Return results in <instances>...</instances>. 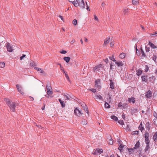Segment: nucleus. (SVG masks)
<instances>
[{
	"instance_id": "4c0bfd02",
	"label": "nucleus",
	"mask_w": 157,
	"mask_h": 157,
	"mask_svg": "<svg viewBox=\"0 0 157 157\" xmlns=\"http://www.w3.org/2000/svg\"><path fill=\"white\" fill-rule=\"evenodd\" d=\"M154 124L157 126V118H155L153 120Z\"/></svg>"
},
{
	"instance_id": "c85d7f7f",
	"label": "nucleus",
	"mask_w": 157,
	"mask_h": 157,
	"mask_svg": "<svg viewBox=\"0 0 157 157\" xmlns=\"http://www.w3.org/2000/svg\"><path fill=\"white\" fill-rule=\"evenodd\" d=\"M119 57L121 59H123L125 57V54L122 53L119 55Z\"/></svg>"
},
{
	"instance_id": "412c9836",
	"label": "nucleus",
	"mask_w": 157,
	"mask_h": 157,
	"mask_svg": "<svg viewBox=\"0 0 157 157\" xmlns=\"http://www.w3.org/2000/svg\"><path fill=\"white\" fill-rule=\"evenodd\" d=\"M59 101L62 107H64L65 106V104L64 103V102L61 100V99H59Z\"/></svg>"
},
{
	"instance_id": "de8ad7c7",
	"label": "nucleus",
	"mask_w": 157,
	"mask_h": 157,
	"mask_svg": "<svg viewBox=\"0 0 157 157\" xmlns=\"http://www.w3.org/2000/svg\"><path fill=\"white\" fill-rule=\"evenodd\" d=\"M118 123L121 124L122 125L124 124V122L123 120H120L118 121Z\"/></svg>"
},
{
	"instance_id": "0e129e2a",
	"label": "nucleus",
	"mask_w": 157,
	"mask_h": 157,
	"mask_svg": "<svg viewBox=\"0 0 157 157\" xmlns=\"http://www.w3.org/2000/svg\"><path fill=\"white\" fill-rule=\"evenodd\" d=\"M114 44V42H112L110 44V45L111 47H112Z\"/></svg>"
},
{
	"instance_id": "774afa93",
	"label": "nucleus",
	"mask_w": 157,
	"mask_h": 157,
	"mask_svg": "<svg viewBox=\"0 0 157 157\" xmlns=\"http://www.w3.org/2000/svg\"><path fill=\"white\" fill-rule=\"evenodd\" d=\"M122 107H123L124 109H125L128 107V105L126 104L125 105L123 106Z\"/></svg>"
},
{
	"instance_id": "a18cd8bd",
	"label": "nucleus",
	"mask_w": 157,
	"mask_h": 157,
	"mask_svg": "<svg viewBox=\"0 0 157 157\" xmlns=\"http://www.w3.org/2000/svg\"><path fill=\"white\" fill-rule=\"evenodd\" d=\"M89 90H90V91H92V92H93L94 93L96 92V90L94 89H89Z\"/></svg>"
},
{
	"instance_id": "e433bc0d",
	"label": "nucleus",
	"mask_w": 157,
	"mask_h": 157,
	"mask_svg": "<svg viewBox=\"0 0 157 157\" xmlns=\"http://www.w3.org/2000/svg\"><path fill=\"white\" fill-rule=\"evenodd\" d=\"M63 73H64L65 76L66 78H67V80L68 81H70V78H69L68 76V75L66 73L65 71H63Z\"/></svg>"
},
{
	"instance_id": "b1692460",
	"label": "nucleus",
	"mask_w": 157,
	"mask_h": 157,
	"mask_svg": "<svg viewBox=\"0 0 157 157\" xmlns=\"http://www.w3.org/2000/svg\"><path fill=\"white\" fill-rule=\"evenodd\" d=\"M153 139L155 141L157 140V132H155L153 136Z\"/></svg>"
},
{
	"instance_id": "9b49d317",
	"label": "nucleus",
	"mask_w": 157,
	"mask_h": 157,
	"mask_svg": "<svg viewBox=\"0 0 157 157\" xmlns=\"http://www.w3.org/2000/svg\"><path fill=\"white\" fill-rule=\"evenodd\" d=\"M109 39L110 37L109 36L108 37L106 38L104 40V42L103 44L104 46H106L108 44L109 42Z\"/></svg>"
},
{
	"instance_id": "f704fd0d",
	"label": "nucleus",
	"mask_w": 157,
	"mask_h": 157,
	"mask_svg": "<svg viewBox=\"0 0 157 157\" xmlns=\"http://www.w3.org/2000/svg\"><path fill=\"white\" fill-rule=\"evenodd\" d=\"M148 45H147L145 47V50L146 52H148L150 50V48L149 47H147Z\"/></svg>"
},
{
	"instance_id": "13d9d810",
	"label": "nucleus",
	"mask_w": 157,
	"mask_h": 157,
	"mask_svg": "<svg viewBox=\"0 0 157 157\" xmlns=\"http://www.w3.org/2000/svg\"><path fill=\"white\" fill-rule=\"evenodd\" d=\"M118 106L119 107H122L123 106V105H122V103H121V102L119 103L118 104Z\"/></svg>"
},
{
	"instance_id": "338daca9",
	"label": "nucleus",
	"mask_w": 157,
	"mask_h": 157,
	"mask_svg": "<svg viewBox=\"0 0 157 157\" xmlns=\"http://www.w3.org/2000/svg\"><path fill=\"white\" fill-rule=\"evenodd\" d=\"M136 54L138 56H140V53L139 51H136Z\"/></svg>"
},
{
	"instance_id": "f8f14e48",
	"label": "nucleus",
	"mask_w": 157,
	"mask_h": 157,
	"mask_svg": "<svg viewBox=\"0 0 157 157\" xmlns=\"http://www.w3.org/2000/svg\"><path fill=\"white\" fill-rule=\"evenodd\" d=\"M141 78L143 82H147L148 81V78L147 76H142Z\"/></svg>"
},
{
	"instance_id": "79ce46f5",
	"label": "nucleus",
	"mask_w": 157,
	"mask_h": 157,
	"mask_svg": "<svg viewBox=\"0 0 157 157\" xmlns=\"http://www.w3.org/2000/svg\"><path fill=\"white\" fill-rule=\"evenodd\" d=\"M134 149V148H130L128 149V151L130 152V154L132 153Z\"/></svg>"
},
{
	"instance_id": "f03ea898",
	"label": "nucleus",
	"mask_w": 157,
	"mask_h": 157,
	"mask_svg": "<svg viewBox=\"0 0 157 157\" xmlns=\"http://www.w3.org/2000/svg\"><path fill=\"white\" fill-rule=\"evenodd\" d=\"M76 1H74L73 4L75 7H77L78 6L84 9L85 8V3L83 0H75Z\"/></svg>"
},
{
	"instance_id": "0eeeda50",
	"label": "nucleus",
	"mask_w": 157,
	"mask_h": 157,
	"mask_svg": "<svg viewBox=\"0 0 157 157\" xmlns=\"http://www.w3.org/2000/svg\"><path fill=\"white\" fill-rule=\"evenodd\" d=\"M17 89L18 91L21 94H24V92L23 91L22 89V87L21 86H20L18 84H17L16 85Z\"/></svg>"
},
{
	"instance_id": "a19ab883",
	"label": "nucleus",
	"mask_w": 157,
	"mask_h": 157,
	"mask_svg": "<svg viewBox=\"0 0 157 157\" xmlns=\"http://www.w3.org/2000/svg\"><path fill=\"white\" fill-rule=\"evenodd\" d=\"M105 107L107 108H110V105L108 103H107V102H106L105 104Z\"/></svg>"
},
{
	"instance_id": "603ef678",
	"label": "nucleus",
	"mask_w": 157,
	"mask_h": 157,
	"mask_svg": "<svg viewBox=\"0 0 157 157\" xmlns=\"http://www.w3.org/2000/svg\"><path fill=\"white\" fill-rule=\"evenodd\" d=\"M83 108L84 110L85 111L88 110V108L86 105V107H84Z\"/></svg>"
},
{
	"instance_id": "ddd939ff",
	"label": "nucleus",
	"mask_w": 157,
	"mask_h": 157,
	"mask_svg": "<svg viewBox=\"0 0 157 157\" xmlns=\"http://www.w3.org/2000/svg\"><path fill=\"white\" fill-rule=\"evenodd\" d=\"M146 96L147 98H150L152 96V93L151 91L149 90L147 92Z\"/></svg>"
},
{
	"instance_id": "6e6d98bb",
	"label": "nucleus",
	"mask_w": 157,
	"mask_h": 157,
	"mask_svg": "<svg viewBox=\"0 0 157 157\" xmlns=\"http://www.w3.org/2000/svg\"><path fill=\"white\" fill-rule=\"evenodd\" d=\"M75 42V40L74 39H73L71 42L70 43L71 44H73Z\"/></svg>"
},
{
	"instance_id": "a878e982",
	"label": "nucleus",
	"mask_w": 157,
	"mask_h": 157,
	"mask_svg": "<svg viewBox=\"0 0 157 157\" xmlns=\"http://www.w3.org/2000/svg\"><path fill=\"white\" fill-rule=\"evenodd\" d=\"M132 3L133 5H136L139 3V0H132Z\"/></svg>"
},
{
	"instance_id": "423d86ee",
	"label": "nucleus",
	"mask_w": 157,
	"mask_h": 157,
	"mask_svg": "<svg viewBox=\"0 0 157 157\" xmlns=\"http://www.w3.org/2000/svg\"><path fill=\"white\" fill-rule=\"evenodd\" d=\"M103 152V150L102 149H97L93 154L95 155H98Z\"/></svg>"
},
{
	"instance_id": "c9c22d12",
	"label": "nucleus",
	"mask_w": 157,
	"mask_h": 157,
	"mask_svg": "<svg viewBox=\"0 0 157 157\" xmlns=\"http://www.w3.org/2000/svg\"><path fill=\"white\" fill-rule=\"evenodd\" d=\"M128 10L127 8H125L124 9V14H126L128 13Z\"/></svg>"
},
{
	"instance_id": "f3484780",
	"label": "nucleus",
	"mask_w": 157,
	"mask_h": 157,
	"mask_svg": "<svg viewBox=\"0 0 157 157\" xmlns=\"http://www.w3.org/2000/svg\"><path fill=\"white\" fill-rule=\"evenodd\" d=\"M136 75L138 76H140L142 73L143 71L142 70L138 69L136 70Z\"/></svg>"
},
{
	"instance_id": "58836bf2",
	"label": "nucleus",
	"mask_w": 157,
	"mask_h": 157,
	"mask_svg": "<svg viewBox=\"0 0 157 157\" xmlns=\"http://www.w3.org/2000/svg\"><path fill=\"white\" fill-rule=\"evenodd\" d=\"M149 135L148 133L146 132L145 134L144 137L145 138H148L149 137Z\"/></svg>"
},
{
	"instance_id": "72a5a7b5",
	"label": "nucleus",
	"mask_w": 157,
	"mask_h": 157,
	"mask_svg": "<svg viewBox=\"0 0 157 157\" xmlns=\"http://www.w3.org/2000/svg\"><path fill=\"white\" fill-rule=\"evenodd\" d=\"M5 66V63L4 62H1L0 63V67L3 68Z\"/></svg>"
},
{
	"instance_id": "a211bd4d",
	"label": "nucleus",
	"mask_w": 157,
	"mask_h": 157,
	"mask_svg": "<svg viewBox=\"0 0 157 157\" xmlns=\"http://www.w3.org/2000/svg\"><path fill=\"white\" fill-rule=\"evenodd\" d=\"M140 143L139 141H138L136 142L133 148L134 149H137L140 147Z\"/></svg>"
},
{
	"instance_id": "37998d69",
	"label": "nucleus",
	"mask_w": 157,
	"mask_h": 157,
	"mask_svg": "<svg viewBox=\"0 0 157 157\" xmlns=\"http://www.w3.org/2000/svg\"><path fill=\"white\" fill-rule=\"evenodd\" d=\"M149 67H148V66L147 65H146L145 66V71L146 72H147V71H148V70H149Z\"/></svg>"
},
{
	"instance_id": "c756f323",
	"label": "nucleus",
	"mask_w": 157,
	"mask_h": 157,
	"mask_svg": "<svg viewBox=\"0 0 157 157\" xmlns=\"http://www.w3.org/2000/svg\"><path fill=\"white\" fill-rule=\"evenodd\" d=\"M111 118L116 121H117L118 120L117 117L115 116H111Z\"/></svg>"
},
{
	"instance_id": "393cba45",
	"label": "nucleus",
	"mask_w": 157,
	"mask_h": 157,
	"mask_svg": "<svg viewBox=\"0 0 157 157\" xmlns=\"http://www.w3.org/2000/svg\"><path fill=\"white\" fill-rule=\"evenodd\" d=\"M95 97V98L97 99L103 100V98L100 95H96Z\"/></svg>"
},
{
	"instance_id": "bb28decb",
	"label": "nucleus",
	"mask_w": 157,
	"mask_h": 157,
	"mask_svg": "<svg viewBox=\"0 0 157 157\" xmlns=\"http://www.w3.org/2000/svg\"><path fill=\"white\" fill-rule=\"evenodd\" d=\"M139 129L141 131V132H142V131L144 130V128L142 123H141L139 125Z\"/></svg>"
},
{
	"instance_id": "4be33fe9",
	"label": "nucleus",
	"mask_w": 157,
	"mask_h": 157,
	"mask_svg": "<svg viewBox=\"0 0 157 157\" xmlns=\"http://www.w3.org/2000/svg\"><path fill=\"white\" fill-rule=\"evenodd\" d=\"M81 124L83 125H86L87 124V121L86 120L82 119L81 121Z\"/></svg>"
},
{
	"instance_id": "6ab92c4d",
	"label": "nucleus",
	"mask_w": 157,
	"mask_h": 157,
	"mask_svg": "<svg viewBox=\"0 0 157 157\" xmlns=\"http://www.w3.org/2000/svg\"><path fill=\"white\" fill-rule=\"evenodd\" d=\"M109 81L110 88L112 89H114V87L113 85L114 84L112 80H110Z\"/></svg>"
},
{
	"instance_id": "69168bd1",
	"label": "nucleus",
	"mask_w": 157,
	"mask_h": 157,
	"mask_svg": "<svg viewBox=\"0 0 157 157\" xmlns=\"http://www.w3.org/2000/svg\"><path fill=\"white\" fill-rule=\"evenodd\" d=\"M59 17H60L63 21V18L62 16H61L60 15H59Z\"/></svg>"
},
{
	"instance_id": "49530a36",
	"label": "nucleus",
	"mask_w": 157,
	"mask_h": 157,
	"mask_svg": "<svg viewBox=\"0 0 157 157\" xmlns=\"http://www.w3.org/2000/svg\"><path fill=\"white\" fill-rule=\"evenodd\" d=\"M153 115L155 117V118H157V113L155 112H154L153 113Z\"/></svg>"
},
{
	"instance_id": "6e6552de",
	"label": "nucleus",
	"mask_w": 157,
	"mask_h": 157,
	"mask_svg": "<svg viewBox=\"0 0 157 157\" xmlns=\"http://www.w3.org/2000/svg\"><path fill=\"white\" fill-rule=\"evenodd\" d=\"M150 150V147L149 146V144H146V147L144 149L145 152L146 154L147 153L148 154Z\"/></svg>"
},
{
	"instance_id": "09e8293b",
	"label": "nucleus",
	"mask_w": 157,
	"mask_h": 157,
	"mask_svg": "<svg viewBox=\"0 0 157 157\" xmlns=\"http://www.w3.org/2000/svg\"><path fill=\"white\" fill-rule=\"evenodd\" d=\"M60 53L63 54H65L67 53V51L65 50H62V51H60Z\"/></svg>"
},
{
	"instance_id": "4468645a",
	"label": "nucleus",
	"mask_w": 157,
	"mask_h": 157,
	"mask_svg": "<svg viewBox=\"0 0 157 157\" xmlns=\"http://www.w3.org/2000/svg\"><path fill=\"white\" fill-rule=\"evenodd\" d=\"M135 99L134 98L131 97V98H129L128 99V101L131 103L132 102L133 103H134L135 102Z\"/></svg>"
},
{
	"instance_id": "9d476101",
	"label": "nucleus",
	"mask_w": 157,
	"mask_h": 157,
	"mask_svg": "<svg viewBox=\"0 0 157 157\" xmlns=\"http://www.w3.org/2000/svg\"><path fill=\"white\" fill-rule=\"evenodd\" d=\"M102 64H99L98 65L95 66L94 68V71L95 72L96 71V70H97L98 71L100 70V68L102 67Z\"/></svg>"
},
{
	"instance_id": "5fc2aeb1",
	"label": "nucleus",
	"mask_w": 157,
	"mask_h": 157,
	"mask_svg": "<svg viewBox=\"0 0 157 157\" xmlns=\"http://www.w3.org/2000/svg\"><path fill=\"white\" fill-rule=\"evenodd\" d=\"M111 97L110 95L109 96V99H108V101H109V102H111Z\"/></svg>"
},
{
	"instance_id": "e2e57ef3",
	"label": "nucleus",
	"mask_w": 157,
	"mask_h": 157,
	"mask_svg": "<svg viewBox=\"0 0 157 157\" xmlns=\"http://www.w3.org/2000/svg\"><path fill=\"white\" fill-rule=\"evenodd\" d=\"M94 19L97 21H98V17L96 16V15H94Z\"/></svg>"
},
{
	"instance_id": "680f3d73",
	"label": "nucleus",
	"mask_w": 157,
	"mask_h": 157,
	"mask_svg": "<svg viewBox=\"0 0 157 157\" xmlns=\"http://www.w3.org/2000/svg\"><path fill=\"white\" fill-rule=\"evenodd\" d=\"M81 105L82 107H86V105L84 103H83L81 104Z\"/></svg>"
},
{
	"instance_id": "1a4fd4ad",
	"label": "nucleus",
	"mask_w": 157,
	"mask_h": 157,
	"mask_svg": "<svg viewBox=\"0 0 157 157\" xmlns=\"http://www.w3.org/2000/svg\"><path fill=\"white\" fill-rule=\"evenodd\" d=\"M107 141L109 145H112L113 144V140L111 137L109 136L107 138Z\"/></svg>"
},
{
	"instance_id": "39448f33",
	"label": "nucleus",
	"mask_w": 157,
	"mask_h": 157,
	"mask_svg": "<svg viewBox=\"0 0 157 157\" xmlns=\"http://www.w3.org/2000/svg\"><path fill=\"white\" fill-rule=\"evenodd\" d=\"M6 47L9 52H12L13 51V47L10 43L6 44Z\"/></svg>"
},
{
	"instance_id": "aec40b11",
	"label": "nucleus",
	"mask_w": 157,
	"mask_h": 157,
	"mask_svg": "<svg viewBox=\"0 0 157 157\" xmlns=\"http://www.w3.org/2000/svg\"><path fill=\"white\" fill-rule=\"evenodd\" d=\"M148 45H149L152 48H157V47L154 44L150 41L149 42Z\"/></svg>"
},
{
	"instance_id": "20e7f679",
	"label": "nucleus",
	"mask_w": 157,
	"mask_h": 157,
	"mask_svg": "<svg viewBox=\"0 0 157 157\" xmlns=\"http://www.w3.org/2000/svg\"><path fill=\"white\" fill-rule=\"evenodd\" d=\"M74 113L75 115L78 117H80L83 114V113H82L81 111L79 110L77 108H76L75 109Z\"/></svg>"
},
{
	"instance_id": "bf43d9fd",
	"label": "nucleus",
	"mask_w": 157,
	"mask_h": 157,
	"mask_svg": "<svg viewBox=\"0 0 157 157\" xmlns=\"http://www.w3.org/2000/svg\"><path fill=\"white\" fill-rule=\"evenodd\" d=\"M105 6V4L104 2H103L101 4V6L103 7H104Z\"/></svg>"
},
{
	"instance_id": "2eb2a0df",
	"label": "nucleus",
	"mask_w": 157,
	"mask_h": 157,
	"mask_svg": "<svg viewBox=\"0 0 157 157\" xmlns=\"http://www.w3.org/2000/svg\"><path fill=\"white\" fill-rule=\"evenodd\" d=\"M115 63L118 67L122 66L124 65L123 63L121 61H116L115 62Z\"/></svg>"
},
{
	"instance_id": "8fccbe9b",
	"label": "nucleus",
	"mask_w": 157,
	"mask_h": 157,
	"mask_svg": "<svg viewBox=\"0 0 157 157\" xmlns=\"http://www.w3.org/2000/svg\"><path fill=\"white\" fill-rule=\"evenodd\" d=\"M26 56V55H25V54H23L22 55V56L21 57H20V60H22L23 58L25 57Z\"/></svg>"
},
{
	"instance_id": "f257e3e1",
	"label": "nucleus",
	"mask_w": 157,
	"mask_h": 157,
	"mask_svg": "<svg viewBox=\"0 0 157 157\" xmlns=\"http://www.w3.org/2000/svg\"><path fill=\"white\" fill-rule=\"evenodd\" d=\"M5 101L6 102V104L9 107L10 111L13 112L15 111V108L17 105V104L15 102L10 100L8 98H5Z\"/></svg>"
},
{
	"instance_id": "ea45409f",
	"label": "nucleus",
	"mask_w": 157,
	"mask_h": 157,
	"mask_svg": "<svg viewBox=\"0 0 157 157\" xmlns=\"http://www.w3.org/2000/svg\"><path fill=\"white\" fill-rule=\"evenodd\" d=\"M73 24L75 25H76L77 24V21L76 19H74L72 21Z\"/></svg>"
},
{
	"instance_id": "052dcab7",
	"label": "nucleus",
	"mask_w": 157,
	"mask_h": 157,
	"mask_svg": "<svg viewBox=\"0 0 157 157\" xmlns=\"http://www.w3.org/2000/svg\"><path fill=\"white\" fill-rule=\"evenodd\" d=\"M95 87L98 88V90H99L101 88V86H100V85H98V86H97L96 87Z\"/></svg>"
},
{
	"instance_id": "7ed1b4c3",
	"label": "nucleus",
	"mask_w": 157,
	"mask_h": 157,
	"mask_svg": "<svg viewBox=\"0 0 157 157\" xmlns=\"http://www.w3.org/2000/svg\"><path fill=\"white\" fill-rule=\"evenodd\" d=\"M46 88L48 95L49 96L50 94H53V90L51 87V84L49 82H48L47 83Z\"/></svg>"
},
{
	"instance_id": "2f4dec72",
	"label": "nucleus",
	"mask_w": 157,
	"mask_h": 157,
	"mask_svg": "<svg viewBox=\"0 0 157 157\" xmlns=\"http://www.w3.org/2000/svg\"><path fill=\"white\" fill-rule=\"evenodd\" d=\"M124 145H123L122 144H120L118 147V149L121 151L123 148L124 147Z\"/></svg>"
},
{
	"instance_id": "5701e85b",
	"label": "nucleus",
	"mask_w": 157,
	"mask_h": 157,
	"mask_svg": "<svg viewBox=\"0 0 157 157\" xmlns=\"http://www.w3.org/2000/svg\"><path fill=\"white\" fill-rule=\"evenodd\" d=\"M63 59L67 63H68L70 60V58L69 57H65Z\"/></svg>"
},
{
	"instance_id": "473e14b6",
	"label": "nucleus",
	"mask_w": 157,
	"mask_h": 157,
	"mask_svg": "<svg viewBox=\"0 0 157 157\" xmlns=\"http://www.w3.org/2000/svg\"><path fill=\"white\" fill-rule=\"evenodd\" d=\"M145 142L146 144H149L150 143V140L148 138H145Z\"/></svg>"
},
{
	"instance_id": "864d4df0",
	"label": "nucleus",
	"mask_w": 157,
	"mask_h": 157,
	"mask_svg": "<svg viewBox=\"0 0 157 157\" xmlns=\"http://www.w3.org/2000/svg\"><path fill=\"white\" fill-rule=\"evenodd\" d=\"M63 95L66 97V99L67 100H69L70 99V98L69 97V96H67V95H66L65 94H63Z\"/></svg>"
},
{
	"instance_id": "7c9ffc66",
	"label": "nucleus",
	"mask_w": 157,
	"mask_h": 157,
	"mask_svg": "<svg viewBox=\"0 0 157 157\" xmlns=\"http://www.w3.org/2000/svg\"><path fill=\"white\" fill-rule=\"evenodd\" d=\"M140 49L141 50V52L142 54V56L143 57H145V55L144 53V50L142 49V48L141 47L140 48Z\"/></svg>"
},
{
	"instance_id": "dca6fc26",
	"label": "nucleus",
	"mask_w": 157,
	"mask_h": 157,
	"mask_svg": "<svg viewBox=\"0 0 157 157\" xmlns=\"http://www.w3.org/2000/svg\"><path fill=\"white\" fill-rule=\"evenodd\" d=\"M35 69L37 71H39L41 73H44V71L43 69L37 67H35Z\"/></svg>"
},
{
	"instance_id": "c03bdc74",
	"label": "nucleus",
	"mask_w": 157,
	"mask_h": 157,
	"mask_svg": "<svg viewBox=\"0 0 157 157\" xmlns=\"http://www.w3.org/2000/svg\"><path fill=\"white\" fill-rule=\"evenodd\" d=\"M110 59L112 60L113 62H115L116 60H115L114 56H112V57H110L109 58Z\"/></svg>"
},
{
	"instance_id": "cd10ccee",
	"label": "nucleus",
	"mask_w": 157,
	"mask_h": 157,
	"mask_svg": "<svg viewBox=\"0 0 157 157\" xmlns=\"http://www.w3.org/2000/svg\"><path fill=\"white\" fill-rule=\"evenodd\" d=\"M95 87H96L97 86H98L100 84V81L99 80H96L95 81Z\"/></svg>"
},
{
	"instance_id": "4d7b16f0",
	"label": "nucleus",
	"mask_w": 157,
	"mask_h": 157,
	"mask_svg": "<svg viewBox=\"0 0 157 157\" xmlns=\"http://www.w3.org/2000/svg\"><path fill=\"white\" fill-rule=\"evenodd\" d=\"M86 7H87V8H86V9L87 10H89V11H90V10L89 9V7L88 5L87 2H86Z\"/></svg>"
},
{
	"instance_id": "3c124183",
	"label": "nucleus",
	"mask_w": 157,
	"mask_h": 157,
	"mask_svg": "<svg viewBox=\"0 0 157 157\" xmlns=\"http://www.w3.org/2000/svg\"><path fill=\"white\" fill-rule=\"evenodd\" d=\"M136 111V109H133L131 110V113H134Z\"/></svg>"
}]
</instances>
